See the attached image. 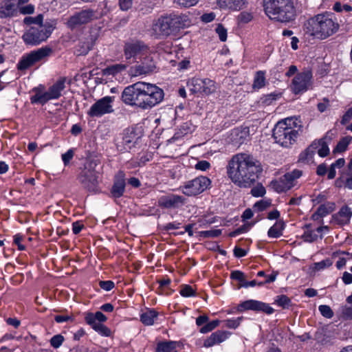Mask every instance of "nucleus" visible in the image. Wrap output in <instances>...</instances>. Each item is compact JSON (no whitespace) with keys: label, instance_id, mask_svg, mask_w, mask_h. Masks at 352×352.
Wrapping results in <instances>:
<instances>
[{"label":"nucleus","instance_id":"obj_1","mask_svg":"<svg viewBox=\"0 0 352 352\" xmlns=\"http://www.w3.org/2000/svg\"><path fill=\"white\" fill-rule=\"evenodd\" d=\"M230 180L240 188H250L258 179L262 172L258 161L245 153H238L232 157L226 166Z\"/></svg>","mask_w":352,"mask_h":352},{"label":"nucleus","instance_id":"obj_2","mask_svg":"<svg viewBox=\"0 0 352 352\" xmlns=\"http://www.w3.org/2000/svg\"><path fill=\"white\" fill-rule=\"evenodd\" d=\"M188 25V16L170 13L160 16L152 23L151 33L156 38H164L175 34Z\"/></svg>","mask_w":352,"mask_h":352},{"label":"nucleus","instance_id":"obj_3","mask_svg":"<svg viewBox=\"0 0 352 352\" xmlns=\"http://www.w3.org/2000/svg\"><path fill=\"white\" fill-rule=\"evenodd\" d=\"M309 24L311 34L322 40L334 34L339 29V24L331 14H318L309 21Z\"/></svg>","mask_w":352,"mask_h":352},{"label":"nucleus","instance_id":"obj_4","mask_svg":"<svg viewBox=\"0 0 352 352\" xmlns=\"http://www.w3.org/2000/svg\"><path fill=\"white\" fill-rule=\"evenodd\" d=\"M54 28L50 23H45L44 25L31 26L25 32L22 38L26 45H37L47 40Z\"/></svg>","mask_w":352,"mask_h":352},{"label":"nucleus","instance_id":"obj_5","mask_svg":"<svg viewBox=\"0 0 352 352\" xmlns=\"http://www.w3.org/2000/svg\"><path fill=\"white\" fill-rule=\"evenodd\" d=\"M100 18L97 10L86 8L74 12L68 17L66 26L72 31L78 30L82 26L93 22Z\"/></svg>","mask_w":352,"mask_h":352},{"label":"nucleus","instance_id":"obj_6","mask_svg":"<svg viewBox=\"0 0 352 352\" xmlns=\"http://www.w3.org/2000/svg\"><path fill=\"white\" fill-rule=\"evenodd\" d=\"M142 82H138L125 87L122 93V101L129 106L144 109Z\"/></svg>","mask_w":352,"mask_h":352},{"label":"nucleus","instance_id":"obj_7","mask_svg":"<svg viewBox=\"0 0 352 352\" xmlns=\"http://www.w3.org/2000/svg\"><path fill=\"white\" fill-rule=\"evenodd\" d=\"M99 164L98 160H91L78 176L79 182L89 191H96L98 184V172L95 168Z\"/></svg>","mask_w":352,"mask_h":352},{"label":"nucleus","instance_id":"obj_8","mask_svg":"<svg viewBox=\"0 0 352 352\" xmlns=\"http://www.w3.org/2000/svg\"><path fill=\"white\" fill-rule=\"evenodd\" d=\"M144 109H148L160 103L164 97V92L155 84L142 82Z\"/></svg>","mask_w":352,"mask_h":352},{"label":"nucleus","instance_id":"obj_9","mask_svg":"<svg viewBox=\"0 0 352 352\" xmlns=\"http://www.w3.org/2000/svg\"><path fill=\"white\" fill-rule=\"evenodd\" d=\"M52 49L47 46L32 51L29 54L22 56L17 64V69L21 71L25 70L35 65L36 63H38L48 57L52 54Z\"/></svg>","mask_w":352,"mask_h":352},{"label":"nucleus","instance_id":"obj_10","mask_svg":"<svg viewBox=\"0 0 352 352\" xmlns=\"http://www.w3.org/2000/svg\"><path fill=\"white\" fill-rule=\"evenodd\" d=\"M157 72L155 54L149 50L140 58V61L131 68L132 76H138L142 75H149Z\"/></svg>","mask_w":352,"mask_h":352},{"label":"nucleus","instance_id":"obj_11","mask_svg":"<svg viewBox=\"0 0 352 352\" xmlns=\"http://www.w3.org/2000/svg\"><path fill=\"white\" fill-rule=\"evenodd\" d=\"M283 126L282 124H276L273 129L272 136L277 144L289 148L296 141L298 132L296 129H287Z\"/></svg>","mask_w":352,"mask_h":352},{"label":"nucleus","instance_id":"obj_12","mask_svg":"<svg viewBox=\"0 0 352 352\" xmlns=\"http://www.w3.org/2000/svg\"><path fill=\"white\" fill-rule=\"evenodd\" d=\"M272 20L281 23H289L294 20L296 13V8L292 0L285 2L276 10H270L266 14Z\"/></svg>","mask_w":352,"mask_h":352},{"label":"nucleus","instance_id":"obj_13","mask_svg":"<svg viewBox=\"0 0 352 352\" xmlns=\"http://www.w3.org/2000/svg\"><path fill=\"white\" fill-rule=\"evenodd\" d=\"M210 180L205 176L197 177L184 183L180 187L182 192L186 196H196L206 190L210 185Z\"/></svg>","mask_w":352,"mask_h":352},{"label":"nucleus","instance_id":"obj_14","mask_svg":"<svg viewBox=\"0 0 352 352\" xmlns=\"http://www.w3.org/2000/svg\"><path fill=\"white\" fill-rule=\"evenodd\" d=\"M312 72L309 69H305L293 78L291 84V89L295 94L307 91L312 85Z\"/></svg>","mask_w":352,"mask_h":352},{"label":"nucleus","instance_id":"obj_15","mask_svg":"<svg viewBox=\"0 0 352 352\" xmlns=\"http://www.w3.org/2000/svg\"><path fill=\"white\" fill-rule=\"evenodd\" d=\"M113 96H105L96 101L89 109L87 114L92 118L101 117L102 116L113 112L112 102Z\"/></svg>","mask_w":352,"mask_h":352},{"label":"nucleus","instance_id":"obj_16","mask_svg":"<svg viewBox=\"0 0 352 352\" xmlns=\"http://www.w3.org/2000/svg\"><path fill=\"white\" fill-rule=\"evenodd\" d=\"M149 50L148 45L138 40L126 42L124 45V54L127 60L131 58L140 59Z\"/></svg>","mask_w":352,"mask_h":352},{"label":"nucleus","instance_id":"obj_17","mask_svg":"<svg viewBox=\"0 0 352 352\" xmlns=\"http://www.w3.org/2000/svg\"><path fill=\"white\" fill-rule=\"evenodd\" d=\"M192 88L190 90L193 93H199L205 95H210L214 92L217 87L214 81L209 78H193L190 80Z\"/></svg>","mask_w":352,"mask_h":352},{"label":"nucleus","instance_id":"obj_18","mask_svg":"<svg viewBox=\"0 0 352 352\" xmlns=\"http://www.w3.org/2000/svg\"><path fill=\"white\" fill-rule=\"evenodd\" d=\"M185 198L181 195L168 194L160 197L158 199V205L164 208H175L183 205Z\"/></svg>","mask_w":352,"mask_h":352},{"label":"nucleus","instance_id":"obj_19","mask_svg":"<svg viewBox=\"0 0 352 352\" xmlns=\"http://www.w3.org/2000/svg\"><path fill=\"white\" fill-rule=\"evenodd\" d=\"M241 307L245 310L261 311L267 314H272L274 309L268 304L255 300H248L243 302Z\"/></svg>","mask_w":352,"mask_h":352},{"label":"nucleus","instance_id":"obj_20","mask_svg":"<svg viewBox=\"0 0 352 352\" xmlns=\"http://www.w3.org/2000/svg\"><path fill=\"white\" fill-rule=\"evenodd\" d=\"M138 138L135 132L132 130L127 129L124 131L122 140L121 144L118 145V148L121 152H126L134 147Z\"/></svg>","mask_w":352,"mask_h":352},{"label":"nucleus","instance_id":"obj_21","mask_svg":"<svg viewBox=\"0 0 352 352\" xmlns=\"http://www.w3.org/2000/svg\"><path fill=\"white\" fill-rule=\"evenodd\" d=\"M125 178L123 171H119L115 176L113 185L111 190V193L114 198L122 197L125 190Z\"/></svg>","mask_w":352,"mask_h":352},{"label":"nucleus","instance_id":"obj_22","mask_svg":"<svg viewBox=\"0 0 352 352\" xmlns=\"http://www.w3.org/2000/svg\"><path fill=\"white\" fill-rule=\"evenodd\" d=\"M352 217V210L347 206H342L340 210L333 215V220L340 226L348 224Z\"/></svg>","mask_w":352,"mask_h":352},{"label":"nucleus","instance_id":"obj_23","mask_svg":"<svg viewBox=\"0 0 352 352\" xmlns=\"http://www.w3.org/2000/svg\"><path fill=\"white\" fill-rule=\"evenodd\" d=\"M17 12V4L14 0H6L0 4V19L14 16Z\"/></svg>","mask_w":352,"mask_h":352},{"label":"nucleus","instance_id":"obj_24","mask_svg":"<svg viewBox=\"0 0 352 352\" xmlns=\"http://www.w3.org/2000/svg\"><path fill=\"white\" fill-rule=\"evenodd\" d=\"M230 335V333L226 331L218 330L212 333L207 339L205 340L204 346L205 347H211L215 344H219L225 341Z\"/></svg>","mask_w":352,"mask_h":352},{"label":"nucleus","instance_id":"obj_25","mask_svg":"<svg viewBox=\"0 0 352 352\" xmlns=\"http://www.w3.org/2000/svg\"><path fill=\"white\" fill-rule=\"evenodd\" d=\"M329 134V131L322 138L312 142V143L316 144L317 149H318V154L320 157H324L329 154V144L331 141V138Z\"/></svg>","mask_w":352,"mask_h":352},{"label":"nucleus","instance_id":"obj_26","mask_svg":"<svg viewBox=\"0 0 352 352\" xmlns=\"http://www.w3.org/2000/svg\"><path fill=\"white\" fill-rule=\"evenodd\" d=\"M66 78H60L55 83L50 86L47 90L52 100L58 99L61 96V92L65 89Z\"/></svg>","mask_w":352,"mask_h":352},{"label":"nucleus","instance_id":"obj_27","mask_svg":"<svg viewBox=\"0 0 352 352\" xmlns=\"http://www.w3.org/2000/svg\"><path fill=\"white\" fill-rule=\"evenodd\" d=\"M247 0H217L218 5L221 8L230 10H240L243 8Z\"/></svg>","mask_w":352,"mask_h":352},{"label":"nucleus","instance_id":"obj_28","mask_svg":"<svg viewBox=\"0 0 352 352\" xmlns=\"http://www.w3.org/2000/svg\"><path fill=\"white\" fill-rule=\"evenodd\" d=\"M335 208V204L332 202H328L324 204L320 205L317 210L312 214V219L314 221H318L320 218H322L329 213H331L332 211H333Z\"/></svg>","mask_w":352,"mask_h":352},{"label":"nucleus","instance_id":"obj_29","mask_svg":"<svg viewBox=\"0 0 352 352\" xmlns=\"http://www.w3.org/2000/svg\"><path fill=\"white\" fill-rule=\"evenodd\" d=\"M249 135V131L247 128H236L232 130L231 133V140L234 145H241L247 139Z\"/></svg>","mask_w":352,"mask_h":352},{"label":"nucleus","instance_id":"obj_30","mask_svg":"<svg viewBox=\"0 0 352 352\" xmlns=\"http://www.w3.org/2000/svg\"><path fill=\"white\" fill-rule=\"evenodd\" d=\"M316 150V144L311 143L306 149L300 153L298 162L304 164L309 163L312 160Z\"/></svg>","mask_w":352,"mask_h":352},{"label":"nucleus","instance_id":"obj_31","mask_svg":"<svg viewBox=\"0 0 352 352\" xmlns=\"http://www.w3.org/2000/svg\"><path fill=\"white\" fill-rule=\"evenodd\" d=\"M285 223L283 221H278L272 226L268 232L267 235L271 238H278L283 235V231L285 229Z\"/></svg>","mask_w":352,"mask_h":352},{"label":"nucleus","instance_id":"obj_32","mask_svg":"<svg viewBox=\"0 0 352 352\" xmlns=\"http://www.w3.org/2000/svg\"><path fill=\"white\" fill-rule=\"evenodd\" d=\"M302 175V171L295 169L290 173L285 174L283 177L289 189L295 185V180Z\"/></svg>","mask_w":352,"mask_h":352},{"label":"nucleus","instance_id":"obj_33","mask_svg":"<svg viewBox=\"0 0 352 352\" xmlns=\"http://www.w3.org/2000/svg\"><path fill=\"white\" fill-rule=\"evenodd\" d=\"M157 312L155 310H148L140 316L141 322L145 325H152L155 319L157 317Z\"/></svg>","mask_w":352,"mask_h":352},{"label":"nucleus","instance_id":"obj_34","mask_svg":"<svg viewBox=\"0 0 352 352\" xmlns=\"http://www.w3.org/2000/svg\"><path fill=\"white\" fill-rule=\"evenodd\" d=\"M126 69V65L124 64H115L109 66L102 70V74L104 76L116 75Z\"/></svg>","mask_w":352,"mask_h":352},{"label":"nucleus","instance_id":"obj_35","mask_svg":"<svg viewBox=\"0 0 352 352\" xmlns=\"http://www.w3.org/2000/svg\"><path fill=\"white\" fill-rule=\"evenodd\" d=\"M265 72L263 71L256 72L252 84V88L254 89H259L265 85Z\"/></svg>","mask_w":352,"mask_h":352},{"label":"nucleus","instance_id":"obj_36","mask_svg":"<svg viewBox=\"0 0 352 352\" xmlns=\"http://www.w3.org/2000/svg\"><path fill=\"white\" fill-rule=\"evenodd\" d=\"M177 342L174 341H165L159 342L157 345L156 352H170L176 349Z\"/></svg>","mask_w":352,"mask_h":352},{"label":"nucleus","instance_id":"obj_37","mask_svg":"<svg viewBox=\"0 0 352 352\" xmlns=\"http://www.w3.org/2000/svg\"><path fill=\"white\" fill-rule=\"evenodd\" d=\"M352 140V137L347 135L345 137H343L340 139V140L337 144L336 146L334 148L333 152L334 153H342L345 151L350 144V142Z\"/></svg>","mask_w":352,"mask_h":352},{"label":"nucleus","instance_id":"obj_38","mask_svg":"<svg viewBox=\"0 0 352 352\" xmlns=\"http://www.w3.org/2000/svg\"><path fill=\"white\" fill-rule=\"evenodd\" d=\"M270 186L277 192H283L289 190V188H287V186L285 184L283 177H281L278 180H272L270 182Z\"/></svg>","mask_w":352,"mask_h":352},{"label":"nucleus","instance_id":"obj_39","mask_svg":"<svg viewBox=\"0 0 352 352\" xmlns=\"http://www.w3.org/2000/svg\"><path fill=\"white\" fill-rule=\"evenodd\" d=\"M51 100L52 98L47 91L43 94H36L31 98L32 103H39L41 104H44Z\"/></svg>","mask_w":352,"mask_h":352},{"label":"nucleus","instance_id":"obj_40","mask_svg":"<svg viewBox=\"0 0 352 352\" xmlns=\"http://www.w3.org/2000/svg\"><path fill=\"white\" fill-rule=\"evenodd\" d=\"M300 121L296 118H287L283 120H280L276 124H282L283 126V127H285V129H295L297 126H300V125L298 124Z\"/></svg>","mask_w":352,"mask_h":352},{"label":"nucleus","instance_id":"obj_41","mask_svg":"<svg viewBox=\"0 0 352 352\" xmlns=\"http://www.w3.org/2000/svg\"><path fill=\"white\" fill-rule=\"evenodd\" d=\"M43 15L38 14V16H36L35 17L26 16L24 19L23 22L25 24H27V25H34L33 26L44 25V24H43Z\"/></svg>","mask_w":352,"mask_h":352},{"label":"nucleus","instance_id":"obj_42","mask_svg":"<svg viewBox=\"0 0 352 352\" xmlns=\"http://www.w3.org/2000/svg\"><path fill=\"white\" fill-rule=\"evenodd\" d=\"M276 303L283 309H288L292 306V300L286 295H280L276 296Z\"/></svg>","mask_w":352,"mask_h":352},{"label":"nucleus","instance_id":"obj_43","mask_svg":"<svg viewBox=\"0 0 352 352\" xmlns=\"http://www.w3.org/2000/svg\"><path fill=\"white\" fill-rule=\"evenodd\" d=\"M319 235L316 233V231L312 230H307L302 236L304 241L309 243L316 241Z\"/></svg>","mask_w":352,"mask_h":352},{"label":"nucleus","instance_id":"obj_44","mask_svg":"<svg viewBox=\"0 0 352 352\" xmlns=\"http://www.w3.org/2000/svg\"><path fill=\"white\" fill-rule=\"evenodd\" d=\"M332 264H333V261H331V259L327 258V259L322 260L320 262L315 263L314 264V266L313 269L316 271H320L321 270H324L325 268L330 267L331 265H332Z\"/></svg>","mask_w":352,"mask_h":352},{"label":"nucleus","instance_id":"obj_45","mask_svg":"<svg viewBox=\"0 0 352 352\" xmlns=\"http://www.w3.org/2000/svg\"><path fill=\"white\" fill-rule=\"evenodd\" d=\"M219 322H220L219 320H215L212 322H208L200 329V332L202 333H208L217 327H218Z\"/></svg>","mask_w":352,"mask_h":352},{"label":"nucleus","instance_id":"obj_46","mask_svg":"<svg viewBox=\"0 0 352 352\" xmlns=\"http://www.w3.org/2000/svg\"><path fill=\"white\" fill-rule=\"evenodd\" d=\"M179 293L184 297H191L196 295V291L188 285H183Z\"/></svg>","mask_w":352,"mask_h":352},{"label":"nucleus","instance_id":"obj_47","mask_svg":"<svg viewBox=\"0 0 352 352\" xmlns=\"http://www.w3.org/2000/svg\"><path fill=\"white\" fill-rule=\"evenodd\" d=\"M92 328L96 330V331L99 332L101 335L105 336H109L111 333L110 329L104 326V324L96 322Z\"/></svg>","mask_w":352,"mask_h":352},{"label":"nucleus","instance_id":"obj_48","mask_svg":"<svg viewBox=\"0 0 352 352\" xmlns=\"http://www.w3.org/2000/svg\"><path fill=\"white\" fill-rule=\"evenodd\" d=\"M265 192V188L261 184H258L251 190V195L255 197H263Z\"/></svg>","mask_w":352,"mask_h":352},{"label":"nucleus","instance_id":"obj_49","mask_svg":"<svg viewBox=\"0 0 352 352\" xmlns=\"http://www.w3.org/2000/svg\"><path fill=\"white\" fill-rule=\"evenodd\" d=\"M64 340L65 338L61 334H57L50 339V344L52 347L57 349L62 345Z\"/></svg>","mask_w":352,"mask_h":352},{"label":"nucleus","instance_id":"obj_50","mask_svg":"<svg viewBox=\"0 0 352 352\" xmlns=\"http://www.w3.org/2000/svg\"><path fill=\"white\" fill-rule=\"evenodd\" d=\"M318 309L320 314L327 318H331L333 316V312L331 307L328 305H320Z\"/></svg>","mask_w":352,"mask_h":352},{"label":"nucleus","instance_id":"obj_51","mask_svg":"<svg viewBox=\"0 0 352 352\" xmlns=\"http://www.w3.org/2000/svg\"><path fill=\"white\" fill-rule=\"evenodd\" d=\"M252 19L253 16L252 13L248 12H242L237 17L238 21L240 23H248L251 21Z\"/></svg>","mask_w":352,"mask_h":352},{"label":"nucleus","instance_id":"obj_52","mask_svg":"<svg viewBox=\"0 0 352 352\" xmlns=\"http://www.w3.org/2000/svg\"><path fill=\"white\" fill-rule=\"evenodd\" d=\"M271 205V201L269 200H261L256 202L254 205V207L258 210V211L261 212L265 210Z\"/></svg>","mask_w":352,"mask_h":352},{"label":"nucleus","instance_id":"obj_53","mask_svg":"<svg viewBox=\"0 0 352 352\" xmlns=\"http://www.w3.org/2000/svg\"><path fill=\"white\" fill-rule=\"evenodd\" d=\"M216 32L218 34L219 39L224 42L227 39V30L222 24H219L216 28Z\"/></svg>","mask_w":352,"mask_h":352},{"label":"nucleus","instance_id":"obj_54","mask_svg":"<svg viewBox=\"0 0 352 352\" xmlns=\"http://www.w3.org/2000/svg\"><path fill=\"white\" fill-rule=\"evenodd\" d=\"M341 316L344 319H352V305L344 306L341 309Z\"/></svg>","mask_w":352,"mask_h":352},{"label":"nucleus","instance_id":"obj_55","mask_svg":"<svg viewBox=\"0 0 352 352\" xmlns=\"http://www.w3.org/2000/svg\"><path fill=\"white\" fill-rule=\"evenodd\" d=\"M99 285L102 289L107 292L111 290L115 287L114 283L111 280H100Z\"/></svg>","mask_w":352,"mask_h":352},{"label":"nucleus","instance_id":"obj_56","mask_svg":"<svg viewBox=\"0 0 352 352\" xmlns=\"http://www.w3.org/2000/svg\"><path fill=\"white\" fill-rule=\"evenodd\" d=\"M242 318L239 317L236 319L227 320L225 322L226 327L231 329H236L240 324Z\"/></svg>","mask_w":352,"mask_h":352},{"label":"nucleus","instance_id":"obj_57","mask_svg":"<svg viewBox=\"0 0 352 352\" xmlns=\"http://www.w3.org/2000/svg\"><path fill=\"white\" fill-rule=\"evenodd\" d=\"M74 155V152L72 149L68 150L65 153L62 155V160L65 166L69 164L71 160L73 158Z\"/></svg>","mask_w":352,"mask_h":352},{"label":"nucleus","instance_id":"obj_58","mask_svg":"<svg viewBox=\"0 0 352 352\" xmlns=\"http://www.w3.org/2000/svg\"><path fill=\"white\" fill-rule=\"evenodd\" d=\"M230 278L234 280H237L242 283H243L245 278L244 274L241 271H233L230 274Z\"/></svg>","mask_w":352,"mask_h":352},{"label":"nucleus","instance_id":"obj_59","mask_svg":"<svg viewBox=\"0 0 352 352\" xmlns=\"http://www.w3.org/2000/svg\"><path fill=\"white\" fill-rule=\"evenodd\" d=\"M249 228H250V225L241 226V227H239V228H236V230H234V231L231 232L230 233V236L232 237H234V236H236L241 233L246 232L249 230Z\"/></svg>","mask_w":352,"mask_h":352},{"label":"nucleus","instance_id":"obj_60","mask_svg":"<svg viewBox=\"0 0 352 352\" xmlns=\"http://www.w3.org/2000/svg\"><path fill=\"white\" fill-rule=\"evenodd\" d=\"M175 1L182 6L189 8L196 5L199 0H175Z\"/></svg>","mask_w":352,"mask_h":352},{"label":"nucleus","instance_id":"obj_61","mask_svg":"<svg viewBox=\"0 0 352 352\" xmlns=\"http://www.w3.org/2000/svg\"><path fill=\"white\" fill-rule=\"evenodd\" d=\"M210 167V164L208 161H206V160L199 161L195 165V168L197 170H201L203 171L209 169Z\"/></svg>","mask_w":352,"mask_h":352},{"label":"nucleus","instance_id":"obj_62","mask_svg":"<svg viewBox=\"0 0 352 352\" xmlns=\"http://www.w3.org/2000/svg\"><path fill=\"white\" fill-rule=\"evenodd\" d=\"M352 118V107L349 108L346 113L343 115L342 120H341V124L342 125H345L346 123H348L351 119Z\"/></svg>","mask_w":352,"mask_h":352},{"label":"nucleus","instance_id":"obj_63","mask_svg":"<svg viewBox=\"0 0 352 352\" xmlns=\"http://www.w3.org/2000/svg\"><path fill=\"white\" fill-rule=\"evenodd\" d=\"M221 233L220 230H212L202 232V235L205 237H217Z\"/></svg>","mask_w":352,"mask_h":352},{"label":"nucleus","instance_id":"obj_64","mask_svg":"<svg viewBox=\"0 0 352 352\" xmlns=\"http://www.w3.org/2000/svg\"><path fill=\"white\" fill-rule=\"evenodd\" d=\"M119 6L122 10H128L132 6V0H119Z\"/></svg>","mask_w":352,"mask_h":352}]
</instances>
